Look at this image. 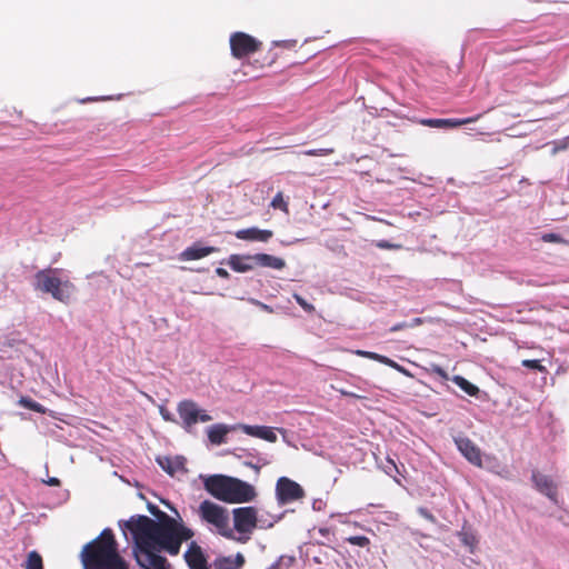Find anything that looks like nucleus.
I'll return each mask as SVG.
<instances>
[{
  "label": "nucleus",
  "mask_w": 569,
  "mask_h": 569,
  "mask_svg": "<svg viewBox=\"0 0 569 569\" xmlns=\"http://www.w3.org/2000/svg\"><path fill=\"white\" fill-rule=\"evenodd\" d=\"M244 563V557L238 552L234 557H218L213 562L214 569H240Z\"/></svg>",
  "instance_id": "nucleus-21"
},
{
  "label": "nucleus",
  "mask_w": 569,
  "mask_h": 569,
  "mask_svg": "<svg viewBox=\"0 0 569 569\" xmlns=\"http://www.w3.org/2000/svg\"><path fill=\"white\" fill-rule=\"evenodd\" d=\"M217 251H218V248H216V247L202 246L201 242H196L192 246L186 248L179 254V260H181V261L198 260V259L207 257L210 253H213Z\"/></svg>",
  "instance_id": "nucleus-12"
},
{
  "label": "nucleus",
  "mask_w": 569,
  "mask_h": 569,
  "mask_svg": "<svg viewBox=\"0 0 569 569\" xmlns=\"http://www.w3.org/2000/svg\"><path fill=\"white\" fill-rule=\"evenodd\" d=\"M458 537L460 539V541L469 548L470 552H473V549L476 548L477 543H478V539L476 537V535L470 531V530H466L465 528L458 532Z\"/></svg>",
  "instance_id": "nucleus-24"
},
{
  "label": "nucleus",
  "mask_w": 569,
  "mask_h": 569,
  "mask_svg": "<svg viewBox=\"0 0 569 569\" xmlns=\"http://www.w3.org/2000/svg\"><path fill=\"white\" fill-rule=\"evenodd\" d=\"M271 207L274 208V209H281V210H284L287 211V203L286 201L283 200V197L281 194V192H278L273 199L271 200Z\"/></svg>",
  "instance_id": "nucleus-30"
},
{
  "label": "nucleus",
  "mask_w": 569,
  "mask_h": 569,
  "mask_svg": "<svg viewBox=\"0 0 569 569\" xmlns=\"http://www.w3.org/2000/svg\"><path fill=\"white\" fill-rule=\"evenodd\" d=\"M177 411L182 420V427L187 432H191L193 426L198 422H208L212 417L200 409L192 400H182L178 403Z\"/></svg>",
  "instance_id": "nucleus-7"
},
{
  "label": "nucleus",
  "mask_w": 569,
  "mask_h": 569,
  "mask_svg": "<svg viewBox=\"0 0 569 569\" xmlns=\"http://www.w3.org/2000/svg\"><path fill=\"white\" fill-rule=\"evenodd\" d=\"M350 545L358 547H367L370 543V540L366 536H350L346 539Z\"/></svg>",
  "instance_id": "nucleus-28"
},
{
  "label": "nucleus",
  "mask_w": 569,
  "mask_h": 569,
  "mask_svg": "<svg viewBox=\"0 0 569 569\" xmlns=\"http://www.w3.org/2000/svg\"><path fill=\"white\" fill-rule=\"evenodd\" d=\"M452 381L467 395L478 397L480 389L461 376H453Z\"/></svg>",
  "instance_id": "nucleus-22"
},
{
  "label": "nucleus",
  "mask_w": 569,
  "mask_h": 569,
  "mask_svg": "<svg viewBox=\"0 0 569 569\" xmlns=\"http://www.w3.org/2000/svg\"><path fill=\"white\" fill-rule=\"evenodd\" d=\"M421 322H422V320L420 318H415L410 322H408V325H409V328H413V327L421 325Z\"/></svg>",
  "instance_id": "nucleus-42"
},
{
  "label": "nucleus",
  "mask_w": 569,
  "mask_h": 569,
  "mask_svg": "<svg viewBox=\"0 0 569 569\" xmlns=\"http://www.w3.org/2000/svg\"><path fill=\"white\" fill-rule=\"evenodd\" d=\"M147 508L156 520L143 515H134L128 520H120L119 527L127 539L130 533L133 542L132 553L141 569H171L161 552L169 556L179 555L182 542L190 540L194 532L183 523L177 510L173 509L177 516L174 518L151 502H148Z\"/></svg>",
  "instance_id": "nucleus-1"
},
{
  "label": "nucleus",
  "mask_w": 569,
  "mask_h": 569,
  "mask_svg": "<svg viewBox=\"0 0 569 569\" xmlns=\"http://www.w3.org/2000/svg\"><path fill=\"white\" fill-rule=\"evenodd\" d=\"M407 328H409V325L407 321L398 322L390 328V332H397L399 330H403Z\"/></svg>",
  "instance_id": "nucleus-34"
},
{
  "label": "nucleus",
  "mask_w": 569,
  "mask_h": 569,
  "mask_svg": "<svg viewBox=\"0 0 569 569\" xmlns=\"http://www.w3.org/2000/svg\"><path fill=\"white\" fill-rule=\"evenodd\" d=\"M480 114L466 119H428L423 123L432 128H456L466 123L476 122Z\"/></svg>",
  "instance_id": "nucleus-17"
},
{
  "label": "nucleus",
  "mask_w": 569,
  "mask_h": 569,
  "mask_svg": "<svg viewBox=\"0 0 569 569\" xmlns=\"http://www.w3.org/2000/svg\"><path fill=\"white\" fill-rule=\"evenodd\" d=\"M459 452L473 466L482 467V455L480 448L468 437L457 436L453 438Z\"/></svg>",
  "instance_id": "nucleus-10"
},
{
  "label": "nucleus",
  "mask_w": 569,
  "mask_h": 569,
  "mask_svg": "<svg viewBox=\"0 0 569 569\" xmlns=\"http://www.w3.org/2000/svg\"><path fill=\"white\" fill-rule=\"evenodd\" d=\"M30 410H33L36 412H43V407L39 402H33Z\"/></svg>",
  "instance_id": "nucleus-41"
},
{
  "label": "nucleus",
  "mask_w": 569,
  "mask_h": 569,
  "mask_svg": "<svg viewBox=\"0 0 569 569\" xmlns=\"http://www.w3.org/2000/svg\"><path fill=\"white\" fill-rule=\"evenodd\" d=\"M160 415L166 421H174L172 413L164 408H160Z\"/></svg>",
  "instance_id": "nucleus-38"
},
{
  "label": "nucleus",
  "mask_w": 569,
  "mask_h": 569,
  "mask_svg": "<svg viewBox=\"0 0 569 569\" xmlns=\"http://www.w3.org/2000/svg\"><path fill=\"white\" fill-rule=\"evenodd\" d=\"M378 247L383 248V249H389V248H391V247H392V244H390V243H389L388 241H386V240H382V241H380V242L378 243Z\"/></svg>",
  "instance_id": "nucleus-44"
},
{
  "label": "nucleus",
  "mask_w": 569,
  "mask_h": 569,
  "mask_svg": "<svg viewBox=\"0 0 569 569\" xmlns=\"http://www.w3.org/2000/svg\"><path fill=\"white\" fill-rule=\"evenodd\" d=\"M541 240L545 241V242H555V243L565 242V240L561 238L560 234L553 233V232L543 233L541 236Z\"/></svg>",
  "instance_id": "nucleus-31"
},
{
  "label": "nucleus",
  "mask_w": 569,
  "mask_h": 569,
  "mask_svg": "<svg viewBox=\"0 0 569 569\" xmlns=\"http://www.w3.org/2000/svg\"><path fill=\"white\" fill-rule=\"evenodd\" d=\"M284 516V512L283 513H280L278 516H270L268 515L267 517L264 516H258V526L259 528L261 529H269V528H272L274 526V523L279 522Z\"/></svg>",
  "instance_id": "nucleus-26"
},
{
  "label": "nucleus",
  "mask_w": 569,
  "mask_h": 569,
  "mask_svg": "<svg viewBox=\"0 0 569 569\" xmlns=\"http://www.w3.org/2000/svg\"><path fill=\"white\" fill-rule=\"evenodd\" d=\"M295 299L305 311L311 312L315 310V307L311 303H308L301 296L295 295Z\"/></svg>",
  "instance_id": "nucleus-32"
},
{
  "label": "nucleus",
  "mask_w": 569,
  "mask_h": 569,
  "mask_svg": "<svg viewBox=\"0 0 569 569\" xmlns=\"http://www.w3.org/2000/svg\"><path fill=\"white\" fill-rule=\"evenodd\" d=\"M203 488L217 500L227 503H244L254 500L257 492L252 485L226 475H200Z\"/></svg>",
  "instance_id": "nucleus-3"
},
{
  "label": "nucleus",
  "mask_w": 569,
  "mask_h": 569,
  "mask_svg": "<svg viewBox=\"0 0 569 569\" xmlns=\"http://www.w3.org/2000/svg\"><path fill=\"white\" fill-rule=\"evenodd\" d=\"M238 425L228 426L224 423H216L207 429L208 438L213 445H222L226 442V436L233 430H238Z\"/></svg>",
  "instance_id": "nucleus-15"
},
{
  "label": "nucleus",
  "mask_w": 569,
  "mask_h": 569,
  "mask_svg": "<svg viewBox=\"0 0 569 569\" xmlns=\"http://www.w3.org/2000/svg\"><path fill=\"white\" fill-rule=\"evenodd\" d=\"M183 558L189 569H210L202 548L196 541L189 543Z\"/></svg>",
  "instance_id": "nucleus-11"
},
{
  "label": "nucleus",
  "mask_w": 569,
  "mask_h": 569,
  "mask_svg": "<svg viewBox=\"0 0 569 569\" xmlns=\"http://www.w3.org/2000/svg\"><path fill=\"white\" fill-rule=\"evenodd\" d=\"M80 558L83 569H130L128 561L119 553L114 535L109 528L82 548Z\"/></svg>",
  "instance_id": "nucleus-2"
},
{
  "label": "nucleus",
  "mask_w": 569,
  "mask_h": 569,
  "mask_svg": "<svg viewBox=\"0 0 569 569\" xmlns=\"http://www.w3.org/2000/svg\"><path fill=\"white\" fill-rule=\"evenodd\" d=\"M418 512H419L420 516H422L428 521H430L432 523L436 522V517L428 509L419 508Z\"/></svg>",
  "instance_id": "nucleus-33"
},
{
  "label": "nucleus",
  "mask_w": 569,
  "mask_h": 569,
  "mask_svg": "<svg viewBox=\"0 0 569 569\" xmlns=\"http://www.w3.org/2000/svg\"><path fill=\"white\" fill-rule=\"evenodd\" d=\"M216 273L220 278H223V279H228L229 278V272L226 269H223V268H217L216 269Z\"/></svg>",
  "instance_id": "nucleus-40"
},
{
  "label": "nucleus",
  "mask_w": 569,
  "mask_h": 569,
  "mask_svg": "<svg viewBox=\"0 0 569 569\" xmlns=\"http://www.w3.org/2000/svg\"><path fill=\"white\" fill-rule=\"evenodd\" d=\"M323 505H325V502L322 501V499H315L312 501V509L315 511H319L322 509Z\"/></svg>",
  "instance_id": "nucleus-39"
},
{
  "label": "nucleus",
  "mask_w": 569,
  "mask_h": 569,
  "mask_svg": "<svg viewBox=\"0 0 569 569\" xmlns=\"http://www.w3.org/2000/svg\"><path fill=\"white\" fill-rule=\"evenodd\" d=\"M228 264L233 271L237 272H247L256 267V263L253 262L252 259V254H231L228 259Z\"/></svg>",
  "instance_id": "nucleus-19"
},
{
  "label": "nucleus",
  "mask_w": 569,
  "mask_h": 569,
  "mask_svg": "<svg viewBox=\"0 0 569 569\" xmlns=\"http://www.w3.org/2000/svg\"><path fill=\"white\" fill-rule=\"evenodd\" d=\"M521 365L526 368H530L540 372L546 371V367L541 365L539 360H522Z\"/></svg>",
  "instance_id": "nucleus-29"
},
{
  "label": "nucleus",
  "mask_w": 569,
  "mask_h": 569,
  "mask_svg": "<svg viewBox=\"0 0 569 569\" xmlns=\"http://www.w3.org/2000/svg\"><path fill=\"white\" fill-rule=\"evenodd\" d=\"M253 262L258 267L281 270L286 267V261L282 258L274 257L268 253L252 254Z\"/></svg>",
  "instance_id": "nucleus-18"
},
{
  "label": "nucleus",
  "mask_w": 569,
  "mask_h": 569,
  "mask_svg": "<svg viewBox=\"0 0 569 569\" xmlns=\"http://www.w3.org/2000/svg\"><path fill=\"white\" fill-rule=\"evenodd\" d=\"M436 372H437L438 375H440L441 377L447 378V373L445 372V370H443L442 368L437 367V368H436Z\"/></svg>",
  "instance_id": "nucleus-46"
},
{
  "label": "nucleus",
  "mask_w": 569,
  "mask_h": 569,
  "mask_svg": "<svg viewBox=\"0 0 569 569\" xmlns=\"http://www.w3.org/2000/svg\"><path fill=\"white\" fill-rule=\"evenodd\" d=\"M33 288L49 293L53 299L67 303L74 292V286L63 270L58 268H46L34 274Z\"/></svg>",
  "instance_id": "nucleus-4"
},
{
  "label": "nucleus",
  "mask_w": 569,
  "mask_h": 569,
  "mask_svg": "<svg viewBox=\"0 0 569 569\" xmlns=\"http://www.w3.org/2000/svg\"><path fill=\"white\" fill-rule=\"evenodd\" d=\"M274 492L279 506L298 501L306 496L303 488L288 477H280L277 480Z\"/></svg>",
  "instance_id": "nucleus-8"
},
{
  "label": "nucleus",
  "mask_w": 569,
  "mask_h": 569,
  "mask_svg": "<svg viewBox=\"0 0 569 569\" xmlns=\"http://www.w3.org/2000/svg\"><path fill=\"white\" fill-rule=\"evenodd\" d=\"M356 355L363 357V358L371 359V360H376L380 363L388 365L393 368L398 367V365L393 360L389 359L386 356L376 353V352L366 351V350H357Z\"/></svg>",
  "instance_id": "nucleus-23"
},
{
  "label": "nucleus",
  "mask_w": 569,
  "mask_h": 569,
  "mask_svg": "<svg viewBox=\"0 0 569 569\" xmlns=\"http://www.w3.org/2000/svg\"><path fill=\"white\" fill-rule=\"evenodd\" d=\"M246 465H247V466H250V467H252V468H254V469H256V471H257V472H259V467H257L256 465H251V463H246Z\"/></svg>",
  "instance_id": "nucleus-47"
},
{
  "label": "nucleus",
  "mask_w": 569,
  "mask_h": 569,
  "mask_svg": "<svg viewBox=\"0 0 569 569\" xmlns=\"http://www.w3.org/2000/svg\"><path fill=\"white\" fill-rule=\"evenodd\" d=\"M48 485H50V486H59V485H60V481H59V479H58V478H50V479L48 480Z\"/></svg>",
  "instance_id": "nucleus-45"
},
{
  "label": "nucleus",
  "mask_w": 569,
  "mask_h": 569,
  "mask_svg": "<svg viewBox=\"0 0 569 569\" xmlns=\"http://www.w3.org/2000/svg\"><path fill=\"white\" fill-rule=\"evenodd\" d=\"M197 513L209 531L228 539H236L234 531L229 526L230 517L227 508L211 500H203L199 505Z\"/></svg>",
  "instance_id": "nucleus-5"
},
{
  "label": "nucleus",
  "mask_w": 569,
  "mask_h": 569,
  "mask_svg": "<svg viewBox=\"0 0 569 569\" xmlns=\"http://www.w3.org/2000/svg\"><path fill=\"white\" fill-rule=\"evenodd\" d=\"M234 236L240 240L268 242L272 238L273 232L271 230L251 227L236 231Z\"/></svg>",
  "instance_id": "nucleus-13"
},
{
  "label": "nucleus",
  "mask_w": 569,
  "mask_h": 569,
  "mask_svg": "<svg viewBox=\"0 0 569 569\" xmlns=\"http://www.w3.org/2000/svg\"><path fill=\"white\" fill-rule=\"evenodd\" d=\"M158 465L170 476H173L176 472L183 470L186 459L180 456L176 457H167V456H159L157 457Z\"/></svg>",
  "instance_id": "nucleus-16"
},
{
  "label": "nucleus",
  "mask_w": 569,
  "mask_h": 569,
  "mask_svg": "<svg viewBox=\"0 0 569 569\" xmlns=\"http://www.w3.org/2000/svg\"><path fill=\"white\" fill-rule=\"evenodd\" d=\"M251 302L254 303L256 306H258L263 311H267V312H272L273 311L270 306H268V305H266L263 302H260V301L254 300V299H252Z\"/></svg>",
  "instance_id": "nucleus-35"
},
{
  "label": "nucleus",
  "mask_w": 569,
  "mask_h": 569,
  "mask_svg": "<svg viewBox=\"0 0 569 569\" xmlns=\"http://www.w3.org/2000/svg\"><path fill=\"white\" fill-rule=\"evenodd\" d=\"M340 392H341V395L347 396V397H353V398H357V399L362 398L361 396H358V395H356L353 392H350V391L341 390Z\"/></svg>",
  "instance_id": "nucleus-43"
},
{
  "label": "nucleus",
  "mask_w": 569,
  "mask_h": 569,
  "mask_svg": "<svg viewBox=\"0 0 569 569\" xmlns=\"http://www.w3.org/2000/svg\"><path fill=\"white\" fill-rule=\"evenodd\" d=\"M233 530L242 537L236 538L240 542H246L254 528L258 526V512L254 507H239L232 510Z\"/></svg>",
  "instance_id": "nucleus-6"
},
{
  "label": "nucleus",
  "mask_w": 569,
  "mask_h": 569,
  "mask_svg": "<svg viewBox=\"0 0 569 569\" xmlns=\"http://www.w3.org/2000/svg\"><path fill=\"white\" fill-rule=\"evenodd\" d=\"M239 430H242L246 435L263 439L269 442L277 441V435L274 429L266 426H250L238 423Z\"/></svg>",
  "instance_id": "nucleus-14"
},
{
  "label": "nucleus",
  "mask_w": 569,
  "mask_h": 569,
  "mask_svg": "<svg viewBox=\"0 0 569 569\" xmlns=\"http://www.w3.org/2000/svg\"><path fill=\"white\" fill-rule=\"evenodd\" d=\"M381 468L385 471V473L392 477L397 483H400V480L397 478V475H399L400 471H399L398 466L396 465V462L392 459L387 458L386 462L382 465Z\"/></svg>",
  "instance_id": "nucleus-27"
},
{
  "label": "nucleus",
  "mask_w": 569,
  "mask_h": 569,
  "mask_svg": "<svg viewBox=\"0 0 569 569\" xmlns=\"http://www.w3.org/2000/svg\"><path fill=\"white\" fill-rule=\"evenodd\" d=\"M532 480L535 482L536 488L543 495H546L551 500L556 498V489L552 481L545 475L539 472L532 473Z\"/></svg>",
  "instance_id": "nucleus-20"
},
{
  "label": "nucleus",
  "mask_w": 569,
  "mask_h": 569,
  "mask_svg": "<svg viewBox=\"0 0 569 569\" xmlns=\"http://www.w3.org/2000/svg\"><path fill=\"white\" fill-rule=\"evenodd\" d=\"M329 150H323V149H311V150L305 151L303 153L307 154V156H321V154H325Z\"/></svg>",
  "instance_id": "nucleus-36"
},
{
  "label": "nucleus",
  "mask_w": 569,
  "mask_h": 569,
  "mask_svg": "<svg viewBox=\"0 0 569 569\" xmlns=\"http://www.w3.org/2000/svg\"><path fill=\"white\" fill-rule=\"evenodd\" d=\"M24 569H43L42 557L36 550L28 553Z\"/></svg>",
  "instance_id": "nucleus-25"
},
{
  "label": "nucleus",
  "mask_w": 569,
  "mask_h": 569,
  "mask_svg": "<svg viewBox=\"0 0 569 569\" xmlns=\"http://www.w3.org/2000/svg\"><path fill=\"white\" fill-rule=\"evenodd\" d=\"M261 42L244 32H234L230 37V49L234 58L241 59L259 50Z\"/></svg>",
  "instance_id": "nucleus-9"
},
{
  "label": "nucleus",
  "mask_w": 569,
  "mask_h": 569,
  "mask_svg": "<svg viewBox=\"0 0 569 569\" xmlns=\"http://www.w3.org/2000/svg\"><path fill=\"white\" fill-rule=\"evenodd\" d=\"M34 401L28 397H21L19 403L27 409H30Z\"/></svg>",
  "instance_id": "nucleus-37"
}]
</instances>
